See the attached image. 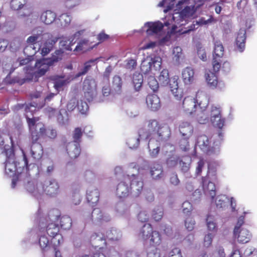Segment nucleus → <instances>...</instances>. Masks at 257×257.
<instances>
[{
	"instance_id": "17",
	"label": "nucleus",
	"mask_w": 257,
	"mask_h": 257,
	"mask_svg": "<svg viewBox=\"0 0 257 257\" xmlns=\"http://www.w3.org/2000/svg\"><path fill=\"white\" fill-rule=\"evenodd\" d=\"M216 179L215 174L214 172L208 171L206 177L202 178L203 188L205 193L209 195L211 198L215 195V186L212 181Z\"/></svg>"
},
{
	"instance_id": "48",
	"label": "nucleus",
	"mask_w": 257,
	"mask_h": 257,
	"mask_svg": "<svg viewBox=\"0 0 257 257\" xmlns=\"http://www.w3.org/2000/svg\"><path fill=\"white\" fill-rule=\"evenodd\" d=\"M27 3V0H12L11 7L15 11L20 10L23 8H24V11H26Z\"/></svg>"
},
{
	"instance_id": "40",
	"label": "nucleus",
	"mask_w": 257,
	"mask_h": 257,
	"mask_svg": "<svg viewBox=\"0 0 257 257\" xmlns=\"http://www.w3.org/2000/svg\"><path fill=\"white\" fill-rule=\"evenodd\" d=\"M58 38H52L46 41L41 49V54L43 56L48 54L52 49L54 45L57 42Z\"/></svg>"
},
{
	"instance_id": "64",
	"label": "nucleus",
	"mask_w": 257,
	"mask_h": 257,
	"mask_svg": "<svg viewBox=\"0 0 257 257\" xmlns=\"http://www.w3.org/2000/svg\"><path fill=\"white\" fill-rule=\"evenodd\" d=\"M77 107L79 111L82 114H85L88 110V106L86 102L80 100L77 102Z\"/></svg>"
},
{
	"instance_id": "16",
	"label": "nucleus",
	"mask_w": 257,
	"mask_h": 257,
	"mask_svg": "<svg viewBox=\"0 0 257 257\" xmlns=\"http://www.w3.org/2000/svg\"><path fill=\"white\" fill-rule=\"evenodd\" d=\"M220 112V108L214 105L207 109L209 120L213 126L219 128H222L224 125V119L222 118Z\"/></svg>"
},
{
	"instance_id": "42",
	"label": "nucleus",
	"mask_w": 257,
	"mask_h": 257,
	"mask_svg": "<svg viewBox=\"0 0 257 257\" xmlns=\"http://www.w3.org/2000/svg\"><path fill=\"white\" fill-rule=\"evenodd\" d=\"M115 209L118 215L119 216L126 217L130 214L128 206L122 202L117 204Z\"/></svg>"
},
{
	"instance_id": "45",
	"label": "nucleus",
	"mask_w": 257,
	"mask_h": 257,
	"mask_svg": "<svg viewBox=\"0 0 257 257\" xmlns=\"http://www.w3.org/2000/svg\"><path fill=\"white\" fill-rule=\"evenodd\" d=\"M122 85V81L120 77L115 75L113 77L112 82V89L117 93L121 92Z\"/></svg>"
},
{
	"instance_id": "11",
	"label": "nucleus",
	"mask_w": 257,
	"mask_h": 257,
	"mask_svg": "<svg viewBox=\"0 0 257 257\" xmlns=\"http://www.w3.org/2000/svg\"><path fill=\"white\" fill-rule=\"evenodd\" d=\"M139 236L144 240L150 238L151 242L154 245H159L161 242L159 233L156 231H153V228L150 224L144 225L140 231Z\"/></svg>"
},
{
	"instance_id": "12",
	"label": "nucleus",
	"mask_w": 257,
	"mask_h": 257,
	"mask_svg": "<svg viewBox=\"0 0 257 257\" xmlns=\"http://www.w3.org/2000/svg\"><path fill=\"white\" fill-rule=\"evenodd\" d=\"M38 190L42 194L45 193L51 197H56L60 192V185L56 179L51 178L45 180L43 185H40Z\"/></svg>"
},
{
	"instance_id": "26",
	"label": "nucleus",
	"mask_w": 257,
	"mask_h": 257,
	"mask_svg": "<svg viewBox=\"0 0 257 257\" xmlns=\"http://www.w3.org/2000/svg\"><path fill=\"white\" fill-rule=\"evenodd\" d=\"M148 107L152 111H157L161 107L159 97L156 94L148 95L146 98Z\"/></svg>"
},
{
	"instance_id": "50",
	"label": "nucleus",
	"mask_w": 257,
	"mask_h": 257,
	"mask_svg": "<svg viewBox=\"0 0 257 257\" xmlns=\"http://www.w3.org/2000/svg\"><path fill=\"white\" fill-rule=\"evenodd\" d=\"M229 199L226 195H218L216 198L215 204L217 208H223L227 205Z\"/></svg>"
},
{
	"instance_id": "63",
	"label": "nucleus",
	"mask_w": 257,
	"mask_h": 257,
	"mask_svg": "<svg viewBox=\"0 0 257 257\" xmlns=\"http://www.w3.org/2000/svg\"><path fill=\"white\" fill-rule=\"evenodd\" d=\"M136 66L137 61L134 59H127L124 62L123 66L126 69L133 70L136 68Z\"/></svg>"
},
{
	"instance_id": "49",
	"label": "nucleus",
	"mask_w": 257,
	"mask_h": 257,
	"mask_svg": "<svg viewBox=\"0 0 257 257\" xmlns=\"http://www.w3.org/2000/svg\"><path fill=\"white\" fill-rule=\"evenodd\" d=\"M159 83L163 86L168 84L170 79L169 78V71L166 69H164L158 76Z\"/></svg>"
},
{
	"instance_id": "39",
	"label": "nucleus",
	"mask_w": 257,
	"mask_h": 257,
	"mask_svg": "<svg viewBox=\"0 0 257 257\" xmlns=\"http://www.w3.org/2000/svg\"><path fill=\"white\" fill-rule=\"evenodd\" d=\"M179 130L183 136L188 138L191 136L193 128L188 122H183L180 125Z\"/></svg>"
},
{
	"instance_id": "24",
	"label": "nucleus",
	"mask_w": 257,
	"mask_h": 257,
	"mask_svg": "<svg viewBox=\"0 0 257 257\" xmlns=\"http://www.w3.org/2000/svg\"><path fill=\"white\" fill-rule=\"evenodd\" d=\"M182 108L188 114H192L197 109L195 98L192 96L186 97L182 102Z\"/></svg>"
},
{
	"instance_id": "2",
	"label": "nucleus",
	"mask_w": 257,
	"mask_h": 257,
	"mask_svg": "<svg viewBox=\"0 0 257 257\" xmlns=\"http://www.w3.org/2000/svg\"><path fill=\"white\" fill-rule=\"evenodd\" d=\"M196 8L193 4L189 6H186L181 12H175L172 15L167 17V21L165 23V26L172 25V32H178L179 34H184L193 31L195 28V24H192L188 28L178 29L181 26L186 25L190 19L195 17Z\"/></svg>"
},
{
	"instance_id": "59",
	"label": "nucleus",
	"mask_w": 257,
	"mask_h": 257,
	"mask_svg": "<svg viewBox=\"0 0 257 257\" xmlns=\"http://www.w3.org/2000/svg\"><path fill=\"white\" fill-rule=\"evenodd\" d=\"M148 84L153 91H156L159 87V83L154 76L150 75L148 78Z\"/></svg>"
},
{
	"instance_id": "57",
	"label": "nucleus",
	"mask_w": 257,
	"mask_h": 257,
	"mask_svg": "<svg viewBox=\"0 0 257 257\" xmlns=\"http://www.w3.org/2000/svg\"><path fill=\"white\" fill-rule=\"evenodd\" d=\"M60 223L62 228L64 229H68L71 226L72 221L70 217L63 216L60 218Z\"/></svg>"
},
{
	"instance_id": "18",
	"label": "nucleus",
	"mask_w": 257,
	"mask_h": 257,
	"mask_svg": "<svg viewBox=\"0 0 257 257\" xmlns=\"http://www.w3.org/2000/svg\"><path fill=\"white\" fill-rule=\"evenodd\" d=\"M167 20L164 22V23ZM165 26L159 21L155 22H147L142 28L148 36H155L156 37L161 36L163 33V27Z\"/></svg>"
},
{
	"instance_id": "51",
	"label": "nucleus",
	"mask_w": 257,
	"mask_h": 257,
	"mask_svg": "<svg viewBox=\"0 0 257 257\" xmlns=\"http://www.w3.org/2000/svg\"><path fill=\"white\" fill-rule=\"evenodd\" d=\"M170 26H171L172 28V25H169L168 27ZM176 33L180 34L178 32H176ZM172 33H175V32H172V28L170 32H168L167 34L164 37H162V34L160 36H158L157 38L158 39L157 40L158 45L159 44L161 45H163L168 44V43H169L170 41L171 34Z\"/></svg>"
},
{
	"instance_id": "29",
	"label": "nucleus",
	"mask_w": 257,
	"mask_h": 257,
	"mask_svg": "<svg viewBox=\"0 0 257 257\" xmlns=\"http://www.w3.org/2000/svg\"><path fill=\"white\" fill-rule=\"evenodd\" d=\"M246 31L243 28L239 30L236 38L235 43L237 50L240 52L243 51L245 48Z\"/></svg>"
},
{
	"instance_id": "35",
	"label": "nucleus",
	"mask_w": 257,
	"mask_h": 257,
	"mask_svg": "<svg viewBox=\"0 0 257 257\" xmlns=\"http://www.w3.org/2000/svg\"><path fill=\"white\" fill-rule=\"evenodd\" d=\"M33 35L29 37L27 39V43L29 44H34L45 35L42 28L39 27L33 30Z\"/></svg>"
},
{
	"instance_id": "15",
	"label": "nucleus",
	"mask_w": 257,
	"mask_h": 257,
	"mask_svg": "<svg viewBox=\"0 0 257 257\" xmlns=\"http://www.w3.org/2000/svg\"><path fill=\"white\" fill-rule=\"evenodd\" d=\"M224 54V48L222 43L220 41H215L214 42V51L213 54L212 66L213 71L217 72L221 68V58Z\"/></svg>"
},
{
	"instance_id": "56",
	"label": "nucleus",
	"mask_w": 257,
	"mask_h": 257,
	"mask_svg": "<svg viewBox=\"0 0 257 257\" xmlns=\"http://www.w3.org/2000/svg\"><path fill=\"white\" fill-rule=\"evenodd\" d=\"M191 161V158L188 156L183 157L180 161V166L182 171L186 172L189 170Z\"/></svg>"
},
{
	"instance_id": "47",
	"label": "nucleus",
	"mask_w": 257,
	"mask_h": 257,
	"mask_svg": "<svg viewBox=\"0 0 257 257\" xmlns=\"http://www.w3.org/2000/svg\"><path fill=\"white\" fill-rule=\"evenodd\" d=\"M206 80L210 87L214 88L217 86L218 80L217 76L214 73L209 71L206 73Z\"/></svg>"
},
{
	"instance_id": "28",
	"label": "nucleus",
	"mask_w": 257,
	"mask_h": 257,
	"mask_svg": "<svg viewBox=\"0 0 257 257\" xmlns=\"http://www.w3.org/2000/svg\"><path fill=\"white\" fill-rule=\"evenodd\" d=\"M32 141L31 148V155L35 161H39L42 157L43 150L41 145L37 142Z\"/></svg>"
},
{
	"instance_id": "3",
	"label": "nucleus",
	"mask_w": 257,
	"mask_h": 257,
	"mask_svg": "<svg viewBox=\"0 0 257 257\" xmlns=\"http://www.w3.org/2000/svg\"><path fill=\"white\" fill-rule=\"evenodd\" d=\"M43 105L38 106L37 104H25L21 105H18L17 107L18 109H24L25 111V115L29 124L30 131L31 133L32 140L37 142L40 136L43 135L45 133V129L44 124L39 121L38 118H30L32 115V112L36 110V108H41Z\"/></svg>"
},
{
	"instance_id": "36",
	"label": "nucleus",
	"mask_w": 257,
	"mask_h": 257,
	"mask_svg": "<svg viewBox=\"0 0 257 257\" xmlns=\"http://www.w3.org/2000/svg\"><path fill=\"white\" fill-rule=\"evenodd\" d=\"M39 236V244L41 249L43 251H47L50 248L51 245H53V244L46 236L45 231H40Z\"/></svg>"
},
{
	"instance_id": "7",
	"label": "nucleus",
	"mask_w": 257,
	"mask_h": 257,
	"mask_svg": "<svg viewBox=\"0 0 257 257\" xmlns=\"http://www.w3.org/2000/svg\"><path fill=\"white\" fill-rule=\"evenodd\" d=\"M34 62L32 56H29L24 59H20L15 62V66L17 68L20 66L26 65L24 68L25 76H24L21 74L20 76L16 77L11 83H18L22 85L26 81L31 80L34 75V67L33 66Z\"/></svg>"
},
{
	"instance_id": "22",
	"label": "nucleus",
	"mask_w": 257,
	"mask_h": 257,
	"mask_svg": "<svg viewBox=\"0 0 257 257\" xmlns=\"http://www.w3.org/2000/svg\"><path fill=\"white\" fill-rule=\"evenodd\" d=\"M178 80L179 77L175 75L171 77L169 81L170 90L174 97L177 100L180 99L183 95L182 89L178 86Z\"/></svg>"
},
{
	"instance_id": "1",
	"label": "nucleus",
	"mask_w": 257,
	"mask_h": 257,
	"mask_svg": "<svg viewBox=\"0 0 257 257\" xmlns=\"http://www.w3.org/2000/svg\"><path fill=\"white\" fill-rule=\"evenodd\" d=\"M6 154L7 159L5 162V174L10 177H13L11 187H16V184H20L22 179H26L28 176V161L25 154L23 152V159L21 162H17L12 149L8 150Z\"/></svg>"
},
{
	"instance_id": "37",
	"label": "nucleus",
	"mask_w": 257,
	"mask_h": 257,
	"mask_svg": "<svg viewBox=\"0 0 257 257\" xmlns=\"http://www.w3.org/2000/svg\"><path fill=\"white\" fill-rule=\"evenodd\" d=\"M196 119L201 124H205L209 121V115L206 108H197L196 110Z\"/></svg>"
},
{
	"instance_id": "10",
	"label": "nucleus",
	"mask_w": 257,
	"mask_h": 257,
	"mask_svg": "<svg viewBox=\"0 0 257 257\" xmlns=\"http://www.w3.org/2000/svg\"><path fill=\"white\" fill-rule=\"evenodd\" d=\"M162 64V58L160 56H149L142 62L141 70L144 74L152 72V71L160 70Z\"/></svg>"
},
{
	"instance_id": "25",
	"label": "nucleus",
	"mask_w": 257,
	"mask_h": 257,
	"mask_svg": "<svg viewBox=\"0 0 257 257\" xmlns=\"http://www.w3.org/2000/svg\"><path fill=\"white\" fill-rule=\"evenodd\" d=\"M182 78L185 85H190L195 81L194 70L190 67H187L182 71Z\"/></svg>"
},
{
	"instance_id": "44",
	"label": "nucleus",
	"mask_w": 257,
	"mask_h": 257,
	"mask_svg": "<svg viewBox=\"0 0 257 257\" xmlns=\"http://www.w3.org/2000/svg\"><path fill=\"white\" fill-rule=\"evenodd\" d=\"M100 58H97L94 59H91L85 62L84 63V67L76 74V77H78L81 75L85 74L90 69L92 65L95 64Z\"/></svg>"
},
{
	"instance_id": "8",
	"label": "nucleus",
	"mask_w": 257,
	"mask_h": 257,
	"mask_svg": "<svg viewBox=\"0 0 257 257\" xmlns=\"http://www.w3.org/2000/svg\"><path fill=\"white\" fill-rule=\"evenodd\" d=\"M51 59H42L34 63V74L37 76L43 75L48 70L49 66L54 62H57L62 59L63 52L61 50H57Z\"/></svg>"
},
{
	"instance_id": "6",
	"label": "nucleus",
	"mask_w": 257,
	"mask_h": 257,
	"mask_svg": "<svg viewBox=\"0 0 257 257\" xmlns=\"http://www.w3.org/2000/svg\"><path fill=\"white\" fill-rule=\"evenodd\" d=\"M222 135L219 133L218 135V140L215 141L213 145H211V140L205 135L199 136L197 140L196 146L200 150L208 155H216L220 153V145Z\"/></svg>"
},
{
	"instance_id": "27",
	"label": "nucleus",
	"mask_w": 257,
	"mask_h": 257,
	"mask_svg": "<svg viewBox=\"0 0 257 257\" xmlns=\"http://www.w3.org/2000/svg\"><path fill=\"white\" fill-rule=\"evenodd\" d=\"M129 180H125V176L123 181L120 182L116 188V194L120 197H125L128 196L131 191V188L128 186Z\"/></svg>"
},
{
	"instance_id": "62",
	"label": "nucleus",
	"mask_w": 257,
	"mask_h": 257,
	"mask_svg": "<svg viewBox=\"0 0 257 257\" xmlns=\"http://www.w3.org/2000/svg\"><path fill=\"white\" fill-rule=\"evenodd\" d=\"M148 257H160V254L155 246H151L147 249Z\"/></svg>"
},
{
	"instance_id": "32",
	"label": "nucleus",
	"mask_w": 257,
	"mask_h": 257,
	"mask_svg": "<svg viewBox=\"0 0 257 257\" xmlns=\"http://www.w3.org/2000/svg\"><path fill=\"white\" fill-rule=\"evenodd\" d=\"M110 93V88L108 82H104L102 86L101 92L96 95L95 98L96 102H101L104 101Z\"/></svg>"
},
{
	"instance_id": "13",
	"label": "nucleus",
	"mask_w": 257,
	"mask_h": 257,
	"mask_svg": "<svg viewBox=\"0 0 257 257\" xmlns=\"http://www.w3.org/2000/svg\"><path fill=\"white\" fill-rule=\"evenodd\" d=\"M82 90L87 100L92 101L97 95V85L95 80L87 77L83 82Z\"/></svg>"
},
{
	"instance_id": "53",
	"label": "nucleus",
	"mask_w": 257,
	"mask_h": 257,
	"mask_svg": "<svg viewBox=\"0 0 257 257\" xmlns=\"http://www.w3.org/2000/svg\"><path fill=\"white\" fill-rule=\"evenodd\" d=\"M164 214L163 208L162 206H157L152 211V216L156 221H160Z\"/></svg>"
},
{
	"instance_id": "19",
	"label": "nucleus",
	"mask_w": 257,
	"mask_h": 257,
	"mask_svg": "<svg viewBox=\"0 0 257 257\" xmlns=\"http://www.w3.org/2000/svg\"><path fill=\"white\" fill-rule=\"evenodd\" d=\"M125 180H129L130 188L134 196H138L142 191L143 187V182L141 178L134 174L125 176Z\"/></svg>"
},
{
	"instance_id": "4",
	"label": "nucleus",
	"mask_w": 257,
	"mask_h": 257,
	"mask_svg": "<svg viewBox=\"0 0 257 257\" xmlns=\"http://www.w3.org/2000/svg\"><path fill=\"white\" fill-rule=\"evenodd\" d=\"M139 133L141 140L155 137L156 139H161L162 141H167L171 135L170 128L167 124L160 126L155 119L149 120L146 131L140 130Z\"/></svg>"
},
{
	"instance_id": "52",
	"label": "nucleus",
	"mask_w": 257,
	"mask_h": 257,
	"mask_svg": "<svg viewBox=\"0 0 257 257\" xmlns=\"http://www.w3.org/2000/svg\"><path fill=\"white\" fill-rule=\"evenodd\" d=\"M57 120L61 125H65L68 121V117L67 112L65 109H61L59 111L57 115Z\"/></svg>"
},
{
	"instance_id": "34",
	"label": "nucleus",
	"mask_w": 257,
	"mask_h": 257,
	"mask_svg": "<svg viewBox=\"0 0 257 257\" xmlns=\"http://www.w3.org/2000/svg\"><path fill=\"white\" fill-rule=\"evenodd\" d=\"M196 104L198 103L197 108H206L208 104V99L206 94L202 91H198L195 98Z\"/></svg>"
},
{
	"instance_id": "46",
	"label": "nucleus",
	"mask_w": 257,
	"mask_h": 257,
	"mask_svg": "<svg viewBox=\"0 0 257 257\" xmlns=\"http://www.w3.org/2000/svg\"><path fill=\"white\" fill-rule=\"evenodd\" d=\"M132 81L135 90L139 91L141 89L143 82V75L139 73H134Z\"/></svg>"
},
{
	"instance_id": "43",
	"label": "nucleus",
	"mask_w": 257,
	"mask_h": 257,
	"mask_svg": "<svg viewBox=\"0 0 257 257\" xmlns=\"http://www.w3.org/2000/svg\"><path fill=\"white\" fill-rule=\"evenodd\" d=\"M92 48L93 46H91V43H90L88 40L86 39H83L80 40L78 43L74 51L84 52L91 49Z\"/></svg>"
},
{
	"instance_id": "31",
	"label": "nucleus",
	"mask_w": 257,
	"mask_h": 257,
	"mask_svg": "<svg viewBox=\"0 0 257 257\" xmlns=\"http://www.w3.org/2000/svg\"><path fill=\"white\" fill-rule=\"evenodd\" d=\"M99 192L98 189L93 186L88 188L86 191V198L88 202L92 204L96 203L99 200Z\"/></svg>"
},
{
	"instance_id": "33",
	"label": "nucleus",
	"mask_w": 257,
	"mask_h": 257,
	"mask_svg": "<svg viewBox=\"0 0 257 257\" xmlns=\"http://www.w3.org/2000/svg\"><path fill=\"white\" fill-rule=\"evenodd\" d=\"M172 58L175 65H179L184 58L182 49L180 46H175L172 48Z\"/></svg>"
},
{
	"instance_id": "14",
	"label": "nucleus",
	"mask_w": 257,
	"mask_h": 257,
	"mask_svg": "<svg viewBox=\"0 0 257 257\" xmlns=\"http://www.w3.org/2000/svg\"><path fill=\"white\" fill-rule=\"evenodd\" d=\"M121 232L115 228H110L106 231L104 234L101 232H95L91 236V240H105L106 238L111 240H118L121 238Z\"/></svg>"
},
{
	"instance_id": "30",
	"label": "nucleus",
	"mask_w": 257,
	"mask_h": 257,
	"mask_svg": "<svg viewBox=\"0 0 257 257\" xmlns=\"http://www.w3.org/2000/svg\"><path fill=\"white\" fill-rule=\"evenodd\" d=\"M67 153L72 159H75L80 153V149L78 142L69 143L66 147Z\"/></svg>"
},
{
	"instance_id": "38",
	"label": "nucleus",
	"mask_w": 257,
	"mask_h": 257,
	"mask_svg": "<svg viewBox=\"0 0 257 257\" xmlns=\"http://www.w3.org/2000/svg\"><path fill=\"white\" fill-rule=\"evenodd\" d=\"M56 17L55 13L51 11H46L41 14L40 19L42 23L46 25H50L55 21Z\"/></svg>"
},
{
	"instance_id": "5",
	"label": "nucleus",
	"mask_w": 257,
	"mask_h": 257,
	"mask_svg": "<svg viewBox=\"0 0 257 257\" xmlns=\"http://www.w3.org/2000/svg\"><path fill=\"white\" fill-rule=\"evenodd\" d=\"M59 217L60 213L58 210L55 209L51 211L47 220L48 224L46 230H42L45 231V233H46L51 238V243L54 247L59 246L63 241V237L59 233V227L58 224Z\"/></svg>"
},
{
	"instance_id": "58",
	"label": "nucleus",
	"mask_w": 257,
	"mask_h": 257,
	"mask_svg": "<svg viewBox=\"0 0 257 257\" xmlns=\"http://www.w3.org/2000/svg\"><path fill=\"white\" fill-rule=\"evenodd\" d=\"M72 202L74 205H77L81 201V196L78 189L73 190L71 195Z\"/></svg>"
},
{
	"instance_id": "54",
	"label": "nucleus",
	"mask_w": 257,
	"mask_h": 257,
	"mask_svg": "<svg viewBox=\"0 0 257 257\" xmlns=\"http://www.w3.org/2000/svg\"><path fill=\"white\" fill-rule=\"evenodd\" d=\"M58 20L60 23V27L65 28L70 24L71 21V17L68 14H63L59 16Z\"/></svg>"
},
{
	"instance_id": "9",
	"label": "nucleus",
	"mask_w": 257,
	"mask_h": 257,
	"mask_svg": "<svg viewBox=\"0 0 257 257\" xmlns=\"http://www.w3.org/2000/svg\"><path fill=\"white\" fill-rule=\"evenodd\" d=\"M243 223L244 217L242 216H240L238 219L233 230L234 237L237 239L238 242L241 243L248 242L251 237V234L249 231L247 229L241 227Z\"/></svg>"
},
{
	"instance_id": "41",
	"label": "nucleus",
	"mask_w": 257,
	"mask_h": 257,
	"mask_svg": "<svg viewBox=\"0 0 257 257\" xmlns=\"http://www.w3.org/2000/svg\"><path fill=\"white\" fill-rule=\"evenodd\" d=\"M206 225L207 229L212 232H216L218 230V226L215 217L212 215H208L206 218Z\"/></svg>"
},
{
	"instance_id": "60",
	"label": "nucleus",
	"mask_w": 257,
	"mask_h": 257,
	"mask_svg": "<svg viewBox=\"0 0 257 257\" xmlns=\"http://www.w3.org/2000/svg\"><path fill=\"white\" fill-rule=\"evenodd\" d=\"M105 213L102 212L99 209L95 208L92 212V217L93 219L98 222L100 219H102Z\"/></svg>"
},
{
	"instance_id": "21",
	"label": "nucleus",
	"mask_w": 257,
	"mask_h": 257,
	"mask_svg": "<svg viewBox=\"0 0 257 257\" xmlns=\"http://www.w3.org/2000/svg\"><path fill=\"white\" fill-rule=\"evenodd\" d=\"M166 141H162L161 139H156L155 137L150 138L148 143V149L149 155L151 158H156L157 157L160 152L161 145Z\"/></svg>"
},
{
	"instance_id": "23",
	"label": "nucleus",
	"mask_w": 257,
	"mask_h": 257,
	"mask_svg": "<svg viewBox=\"0 0 257 257\" xmlns=\"http://www.w3.org/2000/svg\"><path fill=\"white\" fill-rule=\"evenodd\" d=\"M150 174L152 179L156 181L163 179L165 177L163 167L158 163H154L151 166Z\"/></svg>"
},
{
	"instance_id": "55",
	"label": "nucleus",
	"mask_w": 257,
	"mask_h": 257,
	"mask_svg": "<svg viewBox=\"0 0 257 257\" xmlns=\"http://www.w3.org/2000/svg\"><path fill=\"white\" fill-rule=\"evenodd\" d=\"M213 20V18L211 16H206V17H201L196 21L195 26H208L212 23ZM195 28L196 29L195 27Z\"/></svg>"
},
{
	"instance_id": "20",
	"label": "nucleus",
	"mask_w": 257,
	"mask_h": 257,
	"mask_svg": "<svg viewBox=\"0 0 257 257\" xmlns=\"http://www.w3.org/2000/svg\"><path fill=\"white\" fill-rule=\"evenodd\" d=\"M30 174L28 173V178L26 179H22V182L20 184H16V187H20L23 185L25 186L26 189L28 192L32 194L34 196L38 197L42 194V193L38 192V189L40 188V185H43V183L35 181H29Z\"/></svg>"
},
{
	"instance_id": "61",
	"label": "nucleus",
	"mask_w": 257,
	"mask_h": 257,
	"mask_svg": "<svg viewBox=\"0 0 257 257\" xmlns=\"http://www.w3.org/2000/svg\"><path fill=\"white\" fill-rule=\"evenodd\" d=\"M142 45L143 46L141 49L142 50H146L155 48L158 45V43L157 41H149L148 42L145 41L142 42Z\"/></svg>"
}]
</instances>
